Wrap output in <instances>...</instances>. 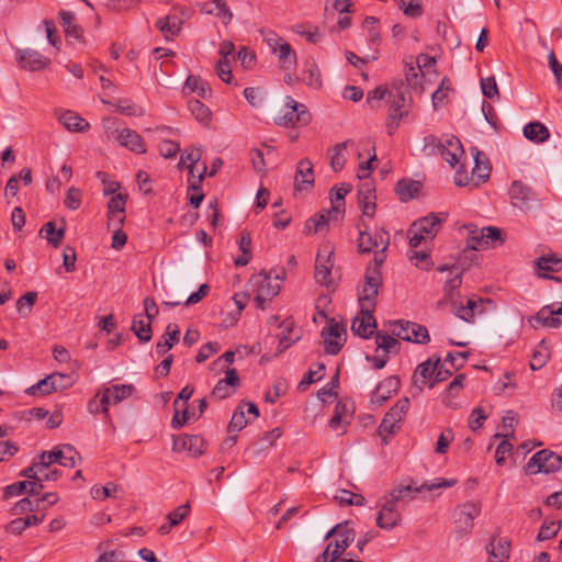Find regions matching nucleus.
<instances>
[{
    "instance_id": "c9c22d12",
    "label": "nucleus",
    "mask_w": 562,
    "mask_h": 562,
    "mask_svg": "<svg viewBox=\"0 0 562 562\" xmlns=\"http://www.w3.org/2000/svg\"><path fill=\"white\" fill-rule=\"evenodd\" d=\"M203 10L207 14L216 15L225 24L229 23L233 19V13L224 0H212L204 4Z\"/></svg>"
},
{
    "instance_id": "0e129e2a",
    "label": "nucleus",
    "mask_w": 562,
    "mask_h": 562,
    "mask_svg": "<svg viewBox=\"0 0 562 562\" xmlns=\"http://www.w3.org/2000/svg\"><path fill=\"white\" fill-rule=\"evenodd\" d=\"M376 351L382 350L387 356L396 347L397 340L390 335L378 333L375 336Z\"/></svg>"
},
{
    "instance_id": "2f4dec72",
    "label": "nucleus",
    "mask_w": 562,
    "mask_h": 562,
    "mask_svg": "<svg viewBox=\"0 0 562 562\" xmlns=\"http://www.w3.org/2000/svg\"><path fill=\"white\" fill-rule=\"evenodd\" d=\"M59 23L67 37H72L78 41L82 38L83 31L81 26L76 23V15L74 12L66 10L60 11Z\"/></svg>"
},
{
    "instance_id": "e433bc0d",
    "label": "nucleus",
    "mask_w": 562,
    "mask_h": 562,
    "mask_svg": "<svg viewBox=\"0 0 562 562\" xmlns=\"http://www.w3.org/2000/svg\"><path fill=\"white\" fill-rule=\"evenodd\" d=\"M276 55L278 57L280 67L283 70H290L297 64L296 53L289 43L279 45L278 53H276Z\"/></svg>"
},
{
    "instance_id": "c756f323",
    "label": "nucleus",
    "mask_w": 562,
    "mask_h": 562,
    "mask_svg": "<svg viewBox=\"0 0 562 562\" xmlns=\"http://www.w3.org/2000/svg\"><path fill=\"white\" fill-rule=\"evenodd\" d=\"M180 330L178 325L168 324L166 333L156 344V355L158 357L167 353L179 341Z\"/></svg>"
},
{
    "instance_id": "c03bdc74",
    "label": "nucleus",
    "mask_w": 562,
    "mask_h": 562,
    "mask_svg": "<svg viewBox=\"0 0 562 562\" xmlns=\"http://www.w3.org/2000/svg\"><path fill=\"white\" fill-rule=\"evenodd\" d=\"M550 359V350L544 340H541L532 353L530 361L531 370L536 371L543 368Z\"/></svg>"
},
{
    "instance_id": "393cba45",
    "label": "nucleus",
    "mask_w": 562,
    "mask_h": 562,
    "mask_svg": "<svg viewBox=\"0 0 562 562\" xmlns=\"http://www.w3.org/2000/svg\"><path fill=\"white\" fill-rule=\"evenodd\" d=\"M471 154L474 159V167L472 169L471 175L477 182V186L485 183L491 176V165L485 155L480 151L477 148H471Z\"/></svg>"
},
{
    "instance_id": "5fc2aeb1",
    "label": "nucleus",
    "mask_w": 562,
    "mask_h": 562,
    "mask_svg": "<svg viewBox=\"0 0 562 562\" xmlns=\"http://www.w3.org/2000/svg\"><path fill=\"white\" fill-rule=\"evenodd\" d=\"M303 80L308 87L313 89H319L322 87L323 82L321 71L315 63H312L308 66V68L304 72Z\"/></svg>"
},
{
    "instance_id": "ddd939ff",
    "label": "nucleus",
    "mask_w": 562,
    "mask_h": 562,
    "mask_svg": "<svg viewBox=\"0 0 562 562\" xmlns=\"http://www.w3.org/2000/svg\"><path fill=\"white\" fill-rule=\"evenodd\" d=\"M375 299L373 304L369 305L367 301L361 300V292L359 293V302L361 304V315L353 318L351 324V330L355 335L361 338L368 339L373 335V330L376 327V322L372 315V310L375 306Z\"/></svg>"
},
{
    "instance_id": "bf43d9fd",
    "label": "nucleus",
    "mask_w": 562,
    "mask_h": 562,
    "mask_svg": "<svg viewBox=\"0 0 562 562\" xmlns=\"http://www.w3.org/2000/svg\"><path fill=\"white\" fill-rule=\"evenodd\" d=\"M518 423V416L515 412H508L506 416L503 417V428L506 430L504 434H495L493 436L494 439L499 438H513L514 437V427Z\"/></svg>"
},
{
    "instance_id": "2eb2a0df",
    "label": "nucleus",
    "mask_w": 562,
    "mask_h": 562,
    "mask_svg": "<svg viewBox=\"0 0 562 562\" xmlns=\"http://www.w3.org/2000/svg\"><path fill=\"white\" fill-rule=\"evenodd\" d=\"M16 63L24 70L37 71L46 68L50 59L35 49L24 48L16 50Z\"/></svg>"
},
{
    "instance_id": "6ab92c4d",
    "label": "nucleus",
    "mask_w": 562,
    "mask_h": 562,
    "mask_svg": "<svg viewBox=\"0 0 562 562\" xmlns=\"http://www.w3.org/2000/svg\"><path fill=\"white\" fill-rule=\"evenodd\" d=\"M401 518L397 505L384 497L376 517V525L381 529L391 530L400 524Z\"/></svg>"
},
{
    "instance_id": "423d86ee",
    "label": "nucleus",
    "mask_w": 562,
    "mask_h": 562,
    "mask_svg": "<svg viewBox=\"0 0 562 562\" xmlns=\"http://www.w3.org/2000/svg\"><path fill=\"white\" fill-rule=\"evenodd\" d=\"M113 124L114 121L112 119H106L103 121V125L109 138L115 139L120 143L121 146L136 154H143L146 151L144 140L136 131L127 127L113 128Z\"/></svg>"
},
{
    "instance_id": "39448f33",
    "label": "nucleus",
    "mask_w": 562,
    "mask_h": 562,
    "mask_svg": "<svg viewBox=\"0 0 562 562\" xmlns=\"http://www.w3.org/2000/svg\"><path fill=\"white\" fill-rule=\"evenodd\" d=\"M508 195L512 206L524 213H528L540 207V199L538 194L528 184L520 180L512 182Z\"/></svg>"
},
{
    "instance_id": "9b49d317",
    "label": "nucleus",
    "mask_w": 562,
    "mask_h": 562,
    "mask_svg": "<svg viewBox=\"0 0 562 562\" xmlns=\"http://www.w3.org/2000/svg\"><path fill=\"white\" fill-rule=\"evenodd\" d=\"M333 256L334 248L329 245H325L323 249L317 252L315 260V281L327 289L335 286V281L333 279Z\"/></svg>"
},
{
    "instance_id": "20e7f679",
    "label": "nucleus",
    "mask_w": 562,
    "mask_h": 562,
    "mask_svg": "<svg viewBox=\"0 0 562 562\" xmlns=\"http://www.w3.org/2000/svg\"><path fill=\"white\" fill-rule=\"evenodd\" d=\"M457 484V480L454 479H437L432 483H424L420 486L413 487L412 485L406 486H397L393 488L387 496H385L389 501L394 504L398 503H408L415 498V494L429 491L432 492L437 488H447L452 487Z\"/></svg>"
},
{
    "instance_id": "6e6d98bb",
    "label": "nucleus",
    "mask_w": 562,
    "mask_h": 562,
    "mask_svg": "<svg viewBox=\"0 0 562 562\" xmlns=\"http://www.w3.org/2000/svg\"><path fill=\"white\" fill-rule=\"evenodd\" d=\"M561 528V520L544 521L540 527L537 541H544L554 538Z\"/></svg>"
},
{
    "instance_id": "9d476101",
    "label": "nucleus",
    "mask_w": 562,
    "mask_h": 562,
    "mask_svg": "<svg viewBox=\"0 0 562 562\" xmlns=\"http://www.w3.org/2000/svg\"><path fill=\"white\" fill-rule=\"evenodd\" d=\"M561 469L559 454L543 449L535 453L524 467L526 474L553 473Z\"/></svg>"
},
{
    "instance_id": "69168bd1",
    "label": "nucleus",
    "mask_w": 562,
    "mask_h": 562,
    "mask_svg": "<svg viewBox=\"0 0 562 562\" xmlns=\"http://www.w3.org/2000/svg\"><path fill=\"white\" fill-rule=\"evenodd\" d=\"M464 229L468 233V239H467V249L470 250H480L481 249V235L476 232H480L481 228L476 227L475 225H465Z\"/></svg>"
},
{
    "instance_id": "a19ab883",
    "label": "nucleus",
    "mask_w": 562,
    "mask_h": 562,
    "mask_svg": "<svg viewBox=\"0 0 562 562\" xmlns=\"http://www.w3.org/2000/svg\"><path fill=\"white\" fill-rule=\"evenodd\" d=\"M188 108L191 114L203 125H207L211 122L212 112L200 100H190L188 103Z\"/></svg>"
},
{
    "instance_id": "7ed1b4c3",
    "label": "nucleus",
    "mask_w": 562,
    "mask_h": 562,
    "mask_svg": "<svg viewBox=\"0 0 562 562\" xmlns=\"http://www.w3.org/2000/svg\"><path fill=\"white\" fill-rule=\"evenodd\" d=\"M442 221L434 213L415 221L408 229L409 246L417 248L423 241L432 239L440 231Z\"/></svg>"
},
{
    "instance_id": "de8ad7c7",
    "label": "nucleus",
    "mask_w": 562,
    "mask_h": 562,
    "mask_svg": "<svg viewBox=\"0 0 562 562\" xmlns=\"http://www.w3.org/2000/svg\"><path fill=\"white\" fill-rule=\"evenodd\" d=\"M106 389V394L111 395L112 404H119L123 400L130 397L134 392V386L132 384H115Z\"/></svg>"
},
{
    "instance_id": "bb28decb",
    "label": "nucleus",
    "mask_w": 562,
    "mask_h": 562,
    "mask_svg": "<svg viewBox=\"0 0 562 562\" xmlns=\"http://www.w3.org/2000/svg\"><path fill=\"white\" fill-rule=\"evenodd\" d=\"M155 26L167 41L173 40L181 31L182 20L175 14L166 15L156 21Z\"/></svg>"
},
{
    "instance_id": "13d9d810",
    "label": "nucleus",
    "mask_w": 562,
    "mask_h": 562,
    "mask_svg": "<svg viewBox=\"0 0 562 562\" xmlns=\"http://www.w3.org/2000/svg\"><path fill=\"white\" fill-rule=\"evenodd\" d=\"M453 182L457 187H468L471 190L479 188L477 182L472 175H468L463 165H461L457 170L453 177Z\"/></svg>"
},
{
    "instance_id": "a211bd4d",
    "label": "nucleus",
    "mask_w": 562,
    "mask_h": 562,
    "mask_svg": "<svg viewBox=\"0 0 562 562\" xmlns=\"http://www.w3.org/2000/svg\"><path fill=\"white\" fill-rule=\"evenodd\" d=\"M127 194L119 192L110 199L108 203V226L121 227L125 221V205Z\"/></svg>"
},
{
    "instance_id": "f257e3e1",
    "label": "nucleus",
    "mask_w": 562,
    "mask_h": 562,
    "mask_svg": "<svg viewBox=\"0 0 562 562\" xmlns=\"http://www.w3.org/2000/svg\"><path fill=\"white\" fill-rule=\"evenodd\" d=\"M390 246V234L383 228L369 232L367 225L359 227L358 250L361 254L374 252L373 261L367 268L364 274V284L361 289V300L367 301L369 305L373 304V299L378 296L379 289L382 285L381 267L386 259V250Z\"/></svg>"
},
{
    "instance_id": "f704fd0d",
    "label": "nucleus",
    "mask_w": 562,
    "mask_h": 562,
    "mask_svg": "<svg viewBox=\"0 0 562 562\" xmlns=\"http://www.w3.org/2000/svg\"><path fill=\"white\" fill-rule=\"evenodd\" d=\"M524 136L535 143H543L549 136V130L540 122H530L524 127Z\"/></svg>"
},
{
    "instance_id": "37998d69",
    "label": "nucleus",
    "mask_w": 562,
    "mask_h": 562,
    "mask_svg": "<svg viewBox=\"0 0 562 562\" xmlns=\"http://www.w3.org/2000/svg\"><path fill=\"white\" fill-rule=\"evenodd\" d=\"M351 191V186L342 183L339 187H335L331 189L330 193V200H331V207L334 212L340 213L344 210L345 205V196L347 193Z\"/></svg>"
},
{
    "instance_id": "3c124183",
    "label": "nucleus",
    "mask_w": 562,
    "mask_h": 562,
    "mask_svg": "<svg viewBox=\"0 0 562 562\" xmlns=\"http://www.w3.org/2000/svg\"><path fill=\"white\" fill-rule=\"evenodd\" d=\"M186 89L191 92H196L200 97L204 98L210 93L209 85L199 76L190 75L186 80Z\"/></svg>"
},
{
    "instance_id": "864d4df0",
    "label": "nucleus",
    "mask_w": 562,
    "mask_h": 562,
    "mask_svg": "<svg viewBox=\"0 0 562 562\" xmlns=\"http://www.w3.org/2000/svg\"><path fill=\"white\" fill-rule=\"evenodd\" d=\"M244 404H245V402H241L239 404V406L234 411L232 419L228 424L229 432L240 431L241 429H244L247 426L248 420L245 417V412L243 408Z\"/></svg>"
},
{
    "instance_id": "4be33fe9",
    "label": "nucleus",
    "mask_w": 562,
    "mask_h": 562,
    "mask_svg": "<svg viewBox=\"0 0 562 562\" xmlns=\"http://www.w3.org/2000/svg\"><path fill=\"white\" fill-rule=\"evenodd\" d=\"M240 384L236 369L229 368L225 371V378L221 379L212 391V396L224 400L231 396Z\"/></svg>"
},
{
    "instance_id": "c85d7f7f",
    "label": "nucleus",
    "mask_w": 562,
    "mask_h": 562,
    "mask_svg": "<svg viewBox=\"0 0 562 562\" xmlns=\"http://www.w3.org/2000/svg\"><path fill=\"white\" fill-rule=\"evenodd\" d=\"M337 216L338 213L334 212L333 209L323 211L319 214L306 221L304 226V233L306 235L316 234L323 231L329 224L331 218H336Z\"/></svg>"
},
{
    "instance_id": "7c9ffc66",
    "label": "nucleus",
    "mask_w": 562,
    "mask_h": 562,
    "mask_svg": "<svg viewBox=\"0 0 562 562\" xmlns=\"http://www.w3.org/2000/svg\"><path fill=\"white\" fill-rule=\"evenodd\" d=\"M400 386L397 376L391 375L381 381L373 393V402L382 404L394 394Z\"/></svg>"
},
{
    "instance_id": "8fccbe9b",
    "label": "nucleus",
    "mask_w": 562,
    "mask_h": 562,
    "mask_svg": "<svg viewBox=\"0 0 562 562\" xmlns=\"http://www.w3.org/2000/svg\"><path fill=\"white\" fill-rule=\"evenodd\" d=\"M481 235V249H485L490 246H494L495 241L502 239V231L497 227L487 226L481 228L480 232H476Z\"/></svg>"
},
{
    "instance_id": "412c9836",
    "label": "nucleus",
    "mask_w": 562,
    "mask_h": 562,
    "mask_svg": "<svg viewBox=\"0 0 562 562\" xmlns=\"http://www.w3.org/2000/svg\"><path fill=\"white\" fill-rule=\"evenodd\" d=\"M314 184V167L308 158L301 159L296 165L294 189L296 191L310 190Z\"/></svg>"
},
{
    "instance_id": "4468645a",
    "label": "nucleus",
    "mask_w": 562,
    "mask_h": 562,
    "mask_svg": "<svg viewBox=\"0 0 562 562\" xmlns=\"http://www.w3.org/2000/svg\"><path fill=\"white\" fill-rule=\"evenodd\" d=\"M70 385L71 381L69 375L55 372L32 385L27 392L30 394L41 393L42 395H47L58 390H65Z\"/></svg>"
},
{
    "instance_id": "72a5a7b5",
    "label": "nucleus",
    "mask_w": 562,
    "mask_h": 562,
    "mask_svg": "<svg viewBox=\"0 0 562 562\" xmlns=\"http://www.w3.org/2000/svg\"><path fill=\"white\" fill-rule=\"evenodd\" d=\"M509 542L507 540H492L487 546L490 559L487 562H506L509 559Z\"/></svg>"
},
{
    "instance_id": "4d7b16f0",
    "label": "nucleus",
    "mask_w": 562,
    "mask_h": 562,
    "mask_svg": "<svg viewBox=\"0 0 562 562\" xmlns=\"http://www.w3.org/2000/svg\"><path fill=\"white\" fill-rule=\"evenodd\" d=\"M537 267L540 270L557 272L562 269V259L552 256H541L537 260Z\"/></svg>"
},
{
    "instance_id": "0eeeda50",
    "label": "nucleus",
    "mask_w": 562,
    "mask_h": 562,
    "mask_svg": "<svg viewBox=\"0 0 562 562\" xmlns=\"http://www.w3.org/2000/svg\"><path fill=\"white\" fill-rule=\"evenodd\" d=\"M409 409V398L403 397L398 400L390 411L384 415L380 426L379 435L383 442L387 445V436L396 434L401 428V422Z\"/></svg>"
},
{
    "instance_id": "338daca9",
    "label": "nucleus",
    "mask_w": 562,
    "mask_h": 562,
    "mask_svg": "<svg viewBox=\"0 0 562 562\" xmlns=\"http://www.w3.org/2000/svg\"><path fill=\"white\" fill-rule=\"evenodd\" d=\"M117 491V485L114 483H108L104 486L94 485L91 488V496L94 499H104L114 496Z\"/></svg>"
},
{
    "instance_id": "774afa93",
    "label": "nucleus",
    "mask_w": 562,
    "mask_h": 562,
    "mask_svg": "<svg viewBox=\"0 0 562 562\" xmlns=\"http://www.w3.org/2000/svg\"><path fill=\"white\" fill-rule=\"evenodd\" d=\"M451 307L454 315L460 319L468 323L473 322L475 314L471 311L470 306H465L462 302L453 301Z\"/></svg>"
},
{
    "instance_id": "b1692460",
    "label": "nucleus",
    "mask_w": 562,
    "mask_h": 562,
    "mask_svg": "<svg viewBox=\"0 0 562 562\" xmlns=\"http://www.w3.org/2000/svg\"><path fill=\"white\" fill-rule=\"evenodd\" d=\"M439 364L440 357H437L434 361L428 359L418 364L412 378L413 386L422 391L428 380L435 375V371Z\"/></svg>"
},
{
    "instance_id": "f03ea898",
    "label": "nucleus",
    "mask_w": 562,
    "mask_h": 562,
    "mask_svg": "<svg viewBox=\"0 0 562 562\" xmlns=\"http://www.w3.org/2000/svg\"><path fill=\"white\" fill-rule=\"evenodd\" d=\"M334 537L316 562H336L347 548L355 541L356 532L349 527L348 521L337 524L325 536V539Z\"/></svg>"
},
{
    "instance_id": "680f3d73",
    "label": "nucleus",
    "mask_w": 562,
    "mask_h": 562,
    "mask_svg": "<svg viewBox=\"0 0 562 562\" xmlns=\"http://www.w3.org/2000/svg\"><path fill=\"white\" fill-rule=\"evenodd\" d=\"M325 370V366L323 363H317L316 369L311 368L306 375L299 383V389L305 390L312 383L321 380L323 378V372Z\"/></svg>"
},
{
    "instance_id": "79ce46f5",
    "label": "nucleus",
    "mask_w": 562,
    "mask_h": 562,
    "mask_svg": "<svg viewBox=\"0 0 562 562\" xmlns=\"http://www.w3.org/2000/svg\"><path fill=\"white\" fill-rule=\"evenodd\" d=\"M536 319L548 328H558L561 326V321L557 317L553 311V305L543 306L536 315Z\"/></svg>"
},
{
    "instance_id": "f8f14e48",
    "label": "nucleus",
    "mask_w": 562,
    "mask_h": 562,
    "mask_svg": "<svg viewBox=\"0 0 562 562\" xmlns=\"http://www.w3.org/2000/svg\"><path fill=\"white\" fill-rule=\"evenodd\" d=\"M311 121V114L306 106L302 103L296 102L293 98L286 97V102L282 114L274 119V122L279 126H289L295 123L301 125H307Z\"/></svg>"
},
{
    "instance_id": "aec40b11",
    "label": "nucleus",
    "mask_w": 562,
    "mask_h": 562,
    "mask_svg": "<svg viewBox=\"0 0 562 562\" xmlns=\"http://www.w3.org/2000/svg\"><path fill=\"white\" fill-rule=\"evenodd\" d=\"M345 334V327L334 321L323 329L322 336L324 338L325 351L328 355H337L340 351L342 344L339 339Z\"/></svg>"
},
{
    "instance_id": "f3484780",
    "label": "nucleus",
    "mask_w": 562,
    "mask_h": 562,
    "mask_svg": "<svg viewBox=\"0 0 562 562\" xmlns=\"http://www.w3.org/2000/svg\"><path fill=\"white\" fill-rule=\"evenodd\" d=\"M172 450L187 451L191 457H200L205 451V441L198 435H183L173 439Z\"/></svg>"
},
{
    "instance_id": "49530a36",
    "label": "nucleus",
    "mask_w": 562,
    "mask_h": 562,
    "mask_svg": "<svg viewBox=\"0 0 562 562\" xmlns=\"http://www.w3.org/2000/svg\"><path fill=\"white\" fill-rule=\"evenodd\" d=\"M41 234H45V237L47 239V241L53 246V247H58L64 237H65V228L61 227L59 229H56L55 227V223L54 222H47L41 229L40 232Z\"/></svg>"
},
{
    "instance_id": "cd10ccee",
    "label": "nucleus",
    "mask_w": 562,
    "mask_h": 562,
    "mask_svg": "<svg viewBox=\"0 0 562 562\" xmlns=\"http://www.w3.org/2000/svg\"><path fill=\"white\" fill-rule=\"evenodd\" d=\"M358 198L362 214L372 217L375 211V194L370 182H364L359 187Z\"/></svg>"
},
{
    "instance_id": "a18cd8bd",
    "label": "nucleus",
    "mask_w": 562,
    "mask_h": 562,
    "mask_svg": "<svg viewBox=\"0 0 562 562\" xmlns=\"http://www.w3.org/2000/svg\"><path fill=\"white\" fill-rule=\"evenodd\" d=\"M465 381L464 374L457 375L448 385L446 394L442 397V402L450 407L454 406L453 397H456L463 389Z\"/></svg>"
},
{
    "instance_id": "6e6552de",
    "label": "nucleus",
    "mask_w": 562,
    "mask_h": 562,
    "mask_svg": "<svg viewBox=\"0 0 562 562\" xmlns=\"http://www.w3.org/2000/svg\"><path fill=\"white\" fill-rule=\"evenodd\" d=\"M249 285L255 292V304L260 310H265L266 303L271 301L280 291L279 282H273L271 277L265 273L252 276Z\"/></svg>"
},
{
    "instance_id": "a878e982",
    "label": "nucleus",
    "mask_w": 562,
    "mask_h": 562,
    "mask_svg": "<svg viewBox=\"0 0 562 562\" xmlns=\"http://www.w3.org/2000/svg\"><path fill=\"white\" fill-rule=\"evenodd\" d=\"M439 148L441 156L451 167H454L459 162L460 157L464 154L460 140L454 136L447 138L445 144H441Z\"/></svg>"
},
{
    "instance_id": "4c0bfd02",
    "label": "nucleus",
    "mask_w": 562,
    "mask_h": 562,
    "mask_svg": "<svg viewBox=\"0 0 562 562\" xmlns=\"http://www.w3.org/2000/svg\"><path fill=\"white\" fill-rule=\"evenodd\" d=\"M351 144H352V142L350 139H347L342 143L335 145L331 148V154L329 157V165H330V168L333 169V171L338 172L344 169L345 164H346V157L344 155V151Z\"/></svg>"
},
{
    "instance_id": "1a4fd4ad",
    "label": "nucleus",
    "mask_w": 562,
    "mask_h": 562,
    "mask_svg": "<svg viewBox=\"0 0 562 562\" xmlns=\"http://www.w3.org/2000/svg\"><path fill=\"white\" fill-rule=\"evenodd\" d=\"M391 326L392 335L402 340L420 345H426L430 341L428 329L424 325L398 319L392 323Z\"/></svg>"
},
{
    "instance_id": "e2e57ef3",
    "label": "nucleus",
    "mask_w": 562,
    "mask_h": 562,
    "mask_svg": "<svg viewBox=\"0 0 562 562\" xmlns=\"http://www.w3.org/2000/svg\"><path fill=\"white\" fill-rule=\"evenodd\" d=\"M37 300L36 292H27L24 295L20 296L16 301V310L20 314L26 315L31 312L32 306L35 304Z\"/></svg>"
},
{
    "instance_id": "09e8293b",
    "label": "nucleus",
    "mask_w": 562,
    "mask_h": 562,
    "mask_svg": "<svg viewBox=\"0 0 562 562\" xmlns=\"http://www.w3.org/2000/svg\"><path fill=\"white\" fill-rule=\"evenodd\" d=\"M481 235V249H485L490 246H494L495 241L502 239V231L497 227L487 226L481 228L480 232H476Z\"/></svg>"
},
{
    "instance_id": "58836bf2",
    "label": "nucleus",
    "mask_w": 562,
    "mask_h": 562,
    "mask_svg": "<svg viewBox=\"0 0 562 562\" xmlns=\"http://www.w3.org/2000/svg\"><path fill=\"white\" fill-rule=\"evenodd\" d=\"M239 250L241 255L234 261L235 266L244 267L249 263L251 259V236L249 232H243L239 238Z\"/></svg>"
},
{
    "instance_id": "473e14b6",
    "label": "nucleus",
    "mask_w": 562,
    "mask_h": 562,
    "mask_svg": "<svg viewBox=\"0 0 562 562\" xmlns=\"http://www.w3.org/2000/svg\"><path fill=\"white\" fill-rule=\"evenodd\" d=\"M151 322L153 321L146 318L143 314H137L133 318L132 330L143 342L150 341L153 337Z\"/></svg>"
},
{
    "instance_id": "052dcab7",
    "label": "nucleus",
    "mask_w": 562,
    "mask_h": 562,
    "mask_svg": "<svg viewBox=\"0 0 562 562\" xmlns=\"http://www.w3.org/2000/svg\"><path fill=\"white\" fill-rule=\"evenodd\" d=\"M64 459L60 465L65 468H75L81 460L80 453L71 445H63Z\"/></svg>"
},
{
    "instance_id": "dca6fc26",
    "label": "nucleus",
    "mask_w": 562,
    "mask_h": 562,
    "mask_svg": "<svg viewBox=\"0 0 562 562\" xmlns=\"http://www.w3.org/2000/svg\"><path fill=\"white\" fill-rule=\"evenodd\" d=\"M481 513V504L479 502H467L458 506L456 510V525L459 530L468 532L473 527V520Z\"/></svg>"
},
{
    "instance_id": "ea45409f",
    "label": "nucleus",
    "mask_w": 562,
    "mask_h": 562,
    "mask_svg": "<svg viewBox=\"0 0 562 562\" xmlns=\"http://www.w3.org/2000/svg\"><path fill=\"white\" fill-rule=\"evenodd\" d=\"M420 183L413 180H400L396 184V193L401 201L406 202L418 193Z\"/></svg>"
},
{
    "instance_id": "5701e85b",
    "label": "nucleus",
    "mask_w": 562,
    "mask_h": 562,
    "mask_svg": "<svg viewBox=\"0 0 562 562\" xmlns=\"http://www.w3.org/2000/svg\"><path fill=\"white\" fill-rule=\"evenodd\" d=\"M58 122L69 132L81 133L89 130L90 124L77 113L66 110L56 111Z\"/></svg>"
},
{
    "instance_id": "603ef678",
    "label": "nucleus",
    "mask_w": 562,
    "mask_h": 562,
    "mask_svg": "<svg viewBox=\"0 0 562 562\" xmlns=\"http://www.w3.org/2000/svg\"><path fill=\"white\" fill-rule=\"evenodd\" d=\"M202 156L200 147L187 148L181 155L179 166L188 164L189 173H192V168L196 167Z\"/></svg>"
}]
</instances>
